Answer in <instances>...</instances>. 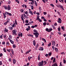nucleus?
I'll return each instance as SVG.
<instances>
[{
    "mask_svg": "<svg viewBox=\"0 0 66 66\" xmlns=\"http://www.w3.org/2000/svg\"><path fill=\"white\" fill-rule=\"evenodd\" d=\"M3 56V54L2 53H0V57H1Z\"/></svg>",
    "mask_w": 66,
    "mask_h": 66,
    "instance_id": "obj_52",
    "label": "nucleus"
},
{
    "mask_svg": "<svg viewBox=\"0 0 66 66\" xmlns=\"http://www.w3.org/2000/svg\"><path fill=\"white\" fill-rule=\"evenodd\" d=\"M5 14L6 15H9V16H12V14H11V13H9V12H7L6 11L5 12Z\"/></svg>",
    "mask_w": 66,
    "mask_h": 66,
    "instance_id": "obj_6",
    "label": "nucleus"
},
{
    "mask_svg": "<svg viewBox=\"0 0 66 66\" xmlns=\"http://www.w3.org/2000/svg\"><path fill=\"white\" fill-rule=\"evenodd\" d=\"M6 45L7 46H9L10 45V44L9 43V41H7V42L6 43Z\"/></svg>",
    "mask_w": 66,
    "mask_h": 66,
    "instance_id": "obj_12",
    "label": "nucleus"
},
{
    "mask_svg": "<svg viewBox=\"0 0 66 66\" xmlns=\"http://www.w3.org/2000/svg\"><path fill=\"white\" fill-rule=\"evenodd\" d=\"M50 5L51 6H52V7H54V6L53 5V4H50Z\"/></svg>",
    "mask_w": 66,
    "mask_h": 66,
    "instance_id": "obj_51",
    "label": "nucleus"
},
{
    "mask_svg": "<svg viewBox=\"0 0 66 66\" xmlns=\"http://www.w3.org/2000/svg\"><path fill=\"white\" fill-rule=\"evenodd\" d=\"M5 49H6L5 48H3V50L4 51V52H6V50H5Z\"/></svg>",
    "mask_w": 66,
    "mask_h": 66,
    "instance_id": "obj_32",
    "label": "nucleus"
},
{
    "mask_svg": "<svg viewBox=\"0 0 66 66\" xmlns=\"http://www.w3.org/2000/svg\"><path fill=\"white\" fill-rule=\"evenodd\" d=\"M15 1L16 2H17L18 4H19V1H18V0H15Z\"/></svg>",
    "mask_w": 66,
    "mask_h": 66,
    "instance_id": "obj_36",
    "label": "nucleus"
},
{
    "mask_svg": "<svg viewBox=\"0 0 66 66\" xmlns=\"http://www.w3.org/2000/svg\"><path fill=\"white\" fill-rule=\"evenodd\" d=\"M38 59L39 61L40 59V54L38 56Z\"/></svg>",
    "mask_w": 66,
    "mask_h": 66,
    "instance_id": "obj_24",
    "label": "nucleus"
},
{
    "mask_svg": "<svg viewBox=\"0 0 66 66\" xmlns=\"http://www.w3.org/2000/svg\"><path fill=\"white\" fill-rule=\"evenodd\" d=\"M43 24L44 26H46V23L45 22L43 23Z\"/></svg>",
    "mask_w": 66,
    "mask_h": 66,
    "instance_id": "obj_39",
    "label": "nucleus"
},
{
    "mask_svg": "<svg viewBox=\"0 0 66 66\" xmlns=\"http://www.w3.org/2000/svg\"><path fill=\"white\" fill-rule=\"evenodd\" d=\"M33 22H34L33 21H32L29 22V24H32V23H33Z\"/></svg>",
    "mask_w": 66,
    "mask_h": 66,
    "instance_id": "obj_40",
    "label": "nucleus"
},
{
    "mask_svg": "<svg viewBox=\"0 0 66 66\" xmlns=\"http://www.w3.org/2000/svg\"><path fill=\"white\" fill-rule=\"evenodd\" d=\"M3 7L4 8L5 10H7V7L5 5H4L3 6Z\"/></svg>",
    "mask_w": 66,
    "mask_h": 66,
    "instance_id": "obj_23",
    "label": "nucleus"
},
{
    "mask_svg": "<svg viewBox=\"0 0 66 66\" xmlns=\"http://www.w3.org/2000/svg\"><path fill=\"white\" fill-rule=\"evenodd\" d=\"M39 50L40 51H43V50H44V48L43 47H40L39 48Z\"/></svg>",
    "mask_w": 66,
    "mask_h": 66,
    "instance_id": "obj_13",
    "label": "nucleus"
},
{
    "mask_svg": "<svg viewBox=\"0 0 66 66\" xmlns=\"http://www.w3.org/2000/svg\"><path fill=\"white\" fill-rule=\"evenodd\" d=\"M16 61L15 59H13V63L15 64L16 63Z\"/></svg>",
    "mask_w": 66,
    "mask_h": 66,
    "instance_id": "obj_19",
    "label": "nucleus"
},
{
    "mask_svg": "<svg viewBox=\"0 0 66 66\" xmlns=\"http://www.w3.org/2000/svg\"><path fill=\"white\" fill-rule=\"evenodd\" d=\"M9 62H11L12 61V59L11 58L9 59Z\"/></svg>",
    "mask_w": 66,
    "mask_h": 66,
    "instance_id": "obj_62",
    "label": "nucleus"
},
{
    "mask_svg": "<svg viewBox=\"0 0 66 66\" xmlns=\"http://www.w3.org/2000/svg\"><path fill=\"white\" fill-rule=\"evenodd\" d=\"M34 6L33 5H32L31 6V10H33V9H34V7H33Z\"/></svg>",
    "mask_w": 66,
    "mask_h": 66,
    "instance_id": "obj_42",
    "label": "nucleus"
},
{
    "mask_svg": "<svg viewBox=\"0 0 66 66\" xmlns=\"http://www.w3.org/2000/svg\"><path fill=\"white\" fill-rule=\"evenodd\" d=\"M51 66H58V65L57 63H55L52 64Z\"/></svg>",
    "mask_w": 66,
    "mask_h": 66,
    "instance_id": "obj_8",
    "label": "nucleus"
},
{
    "mask_svg": "<svg viewBox=\"0 0 66 66\" xmlns=\"http://www.w3.org/2000/svg\"><path fill=\"white\" fill-rule=\"evenodd\" d=\"M55 58H54V59L53 60V63H54V62H55Z\"/></svg>",
    "mask_w": 66,
    "mask_h": 66,
    "instance_id": "obj_46",
    "label": "nucleus"
},
{
    "mask_svg": "<svg viewBox=\"0 0 66 66\" xmlns=\"http://www.w3.org/2000/svg\"><path fill=\"white\" fill-rule=\"evenodd\" d=\"M55 51L56 52H58V49H57V48H55Z\"/></svg>",
    "mask_w": 66,
    "mask_h": 66,
    "instance_id": "obj_25",
    "label": "nucleus"
},
{
    "mask_svg": "<svg viewBox=\"0 0 66 66\" xmlns=\"http://www.w3.org/2000/svg\"><path fill=\"white\" fill-rule=\"evenodd\" d=\"M7 51H8L9 52H11V50L10 49L7 50Z\"/></svg>",
    "mask_w": 66,
    "mask_h": 66,
    "instance_id": "obj_60",
    "label": "nucleus"
},
{
    "mask_svg": "<svg viewBox=\"0 0 66 66\" xmlns=\"http://www.w3.org/2000/svg\"><path fill=\"white\" fill-rule=\"evenodd\" d=\"M10 42L12 44H14V42L12 40H10Z\"/></svg>",
    "mask_w": 66,
    "mask_h": 66,
    "instance_id": "obj_31",
    "label": "nucleus"
},
{
    "mask_svg": "<svg viewBox=\"0 0 66 66\" xmlns=\"http://www.w3.org/2000/svg\"><path fill=\"white\" fill-rule=\"evenodd\" d=\"M44 64V61H42L41 62H40L39 63V66H43Z\"/></svg>",
    "mask_w": 66,
    "mask_h": 66,
    "instance_id": "obj_3",
    "label": "nucleus"
},
{
    "mask_svg": "<svg viewBox=\"0 0 66 66\" xmlns=\"http://www.w3.org/2000/svg\"><path fill=\"white\" fill-rule=\"evenodd\" d=\"M52 48L53 49V51H54V46H52Z\"/></svg>",
    "mask_w": 66,
    "mask_h": 66,
    "instance_id": "obj_53",
    "label": "nucleus"
},
{
    "mask_svg": "<svg viewBox=\"0 0 66 66\" xmlns=\"http://www.w3.org/2000/svg\"><path fill=\"white\" fill-rule=\"evenodd\" d=\"M38 46H39L38 44H37V45H36L35 48V50H37V48H38Z\"/></svg>",
    "mask_w": 66,
    "mask_h": 66,
    "instance_id": "obj_15",
    "label": "nucleus"
},
{
    "mask_svg": "<svg viewBox=\"0 0 66 66\" xmlns=\"http://www.w3.org/2000/svg\"><path fill=\"white\" fill-rule=\"evenodd\" d=\"M45 56L46 57H48V54H46Z\"/></svg>",
    "mask_w": 66,
    "mask_h": 66,
    "instance_id": "obj_59",
    "label": "nucleus"
},
{
    "mask_svg": "<svg viewBox=\"0 0 66 66\" xmlns=\"http://www.w3.org/2000/svg\"><path fill=\"white\" fill-rule=\"evenodd\" d=\"M21 18L22 20H23L24 19H23V18H24V17L23 16V14L21 15Z\"/></svg>",
    "mask_w": 66,
    "mask_h": 66,
    "instance_id": "obj_21",
    "label": "nucleus"
},
{
    "mask_svg": "<svg viewBox=\"0 0 66 66\" xmlns=\"http://www.w3.org/2000/svg\"><path fill=\"white\" fill-rule=\"evenodd\" d=\"M9 28L10 30H12V29H13V27H9Z\"/></svg>",
    "mask_w": 66,
    "mask_h": 66,
    "instance_id": "obj_37",
    "label": "nucleus"
},
{
    "mask_svg": "<svg viewBox=\"0 0 66 66\" xmlns=\"http://www.w3.org/2000/svg\"><path fill=\"white\" fill-rule=\"evenodd\" d=\"M58 31H61V29H60V27H59L58 28Z\"/></svg>",
    "mask_w": 66,
    "mask_h": 66,
    "instance_id": "obj_49",
    "label": "nucleus"
},
{
    "mask_svg": "<svg viewBox=\"0 0 66 66\" xmlns=\"http://www.w3.org/2000/svg\"><path fill=\"white\" fill-rule=\"evenodd\" d=\"M20 11L21 13H23L24 11V9H21Z\"/></svg>",
    "mask_w": 66,
    "mask_h": 66,
    "instance_id": "obj_22",
    "label": "nucleus"
},
{
    "mask_svg": "<svg viewBox=\"0 0 66 66\" xmlns=\"http://www.w3.org/2000/svg\"><path fill=\"white\" fill-rule=\"evenodd\" d=\"M51 45V43L50 42L48 45V47H50Z\"/></svg>",
    "mask_w": 66,
    "mask_h": 66,
    "instance_id": "obj_34",
    "label": "nucleus"
},
{
    "mask_svg": "<svg viewBox=\"0 0 66 66\" xmlns=\"http://www.w3.org/2000/svg\"><path fill=\"white\" fill-rule=\"evenodd\" d=\"M52 27L54 29V30H56V28H55V27L54 26H53Z\"/></svg>",
    "mask_w": 66,
    "mask_h": 66,
    "instance_id": "obj_54",
    "label": "nucleus"
},
{
    "mask_svg": "<svg viewBox=\"0 0 66 66\" xmlns=\"http://www.w3.org/2000/svg\"><path fill=\"white\" fill-rule=\"evenodd\" d=\"M15 24H17V21H16V20H15Z\"/></svg>",
    "mask_w": 66,
    "mask_h": 66,
    "instance_id": "obj_48",
    "label": "nucleus"
},
{
    "mask_svg": "<svg viewBox=\"0 0 66 66\" xmlns=\"http://www.w3.org/2000/svg\"><path fill=\"white\" fill-rule=\"evenodd\" d=\"M9 30L6 29V28H5V29L4 30V33H6V32H8Z\"/></svg>",
    "mask_w": 66,
    "mask_h": 66,
    "instance_id": "obj_9",
    "label": "nucleus"
},
{
    "mask_svg": "<svg viewBox=\"0 0 66 66\" xmlns=\"http://www.w3.org/2000/svg\"><path fill=\"white\" fill-rule=\"evenodd\" d=\"M42 39L44 41L45 43H46V40L44 38H42Z\"/></svg>",
    "mask_w": 66,
    "mask_h": 66,
    "instance_id": "obj_35",
    "label": "nucleus"
},
{
    "mask_svg": "<svg viewBox=\"0 0 66 66\" xmlns=\"http://www.w3.org/2000/svg\"><path fill=\"white\" fill-rule=\"evenodd\" d=\"M23 15L24 17H25V18H26L27 19H28V16H27L25 14H24Z\"/></svg>",
    "mask_w": 66,
    "mask_h": 66,
    "instance_id": "obj_18",
    "label": "nucleus"
},
{
    "mask_svg": "<svg viewBox=\"0 0 66 66\" xmlns=\"http://www.w3.org/2000/svg\"><path fill=\"white\" fill-rule=\"evenodd\" d=\"M2 65V61L0 62V66Z\"/></svg>",
    "mask_w": 66,
    "mask_h": 66,
    "instance_id": "obj_63",
    "label": "nucleus"
},
{
    "mask_svg": "<svg viewBox=\"0 0 66 66\" xmlns=\"http://www.w3.org/2000/svg\"><path fill=\"white\" fill-rule=\"evenodd\" d=\"M46 31H47L48 32H50V31H49V29L48 28H46Z\"/></svg>",
    "mask_w": 66,
    "mask_h": 66,
    "instance_id": "obj_33",
    "label": "nucleus"
},
{
    "mask_svg": "<svg viewBox=\"0 0 66 66\" xmlns=\"http://www.w3.org/2000/svg\"><path fill=\"white\" fill-rule=\"evenodd\" d=\"M25 22H26L27 23H28L29 22V21L28 20H27L25 21Z\"/></svg>",
    "mask_w": 66,
    "mask_h": 66,
    "instance_id": "obj_45",
    "label": "nucleus"
},
{
    "mask_svg": "<svg viewBox=\"0 0 66 66\" xmlns=\"http://www.w3.org/2000/svg\"><path fill=\"white\" fill-rule=\"evenodd\" d=\"M3 35V34H2V35L0 36V38L1 39H2L3 38H2Z\"/></svg>",
    "mask_w": 66,
    "mask_h": 66,
    "instance_id": "obj_38",
    "label": "nucleus"
},
{
    "mask_svg": "<svg viewBox=\"0 0 66 66\" xmlns=\"http://www.w3.org/2000/svg\"><path fill=\"white\" fill-rule=\"evenodd\" d=\"M13 48H16V45H15V44L13 45Z\"/></svg>",
    "mask_w": 66,
    "mask_h": 66,
    "instance_id": "obj_44",
    "label": "nucleus"
},
{
    "mask_svg": "<svg viewBox=\"0 0 66 66\" xmlns=\"http://www.w3.org/2000/svg\"><path fill=\"white\" fill-rule=\"evenodd\" d=\"M3 15L4 16V18H6V15H5V13H3Z\"/></svg>",
    "mask_w": 66,
    "mask_h": 66,
    "instance_id": "obj_29",
    "label": "nucleus"
},
{
    "mask_svg": "<svg viewBox=\"0 0 66 66\" xmlns=\"http://www.w3.org/2000/svg\"><path fill=\"white\" fill-rule=\"evenodd\" d=\"M33 31L34 32H35L33 33L34 35H35L36 38H37L39 35V33L38 32L37 30L36 29H34L33 30Z\"/></svg>",
    "mask_w": 66,
    "mask_h": 66,
    "instance_id": "obj_1",
    "label": "nucleus"
},
{
    "mask_svg": "<svg viewBox=\"0 0 66 66\" xmlns=\"http://www.w3.org/2000/svg\"><path fill=\"white\" fill-rule=\"evenodd\" d=\"M52 30V29L51 28H49V31H50H50H51Z\"/></svg>",
    "mask_w": 66,
    "mask_h": 66,
    "instance_id": "obj_43",
    "label": "nucleus"
},
{
    "mask_svg": "<svg viewBox=\"0 0 66 66\" xmlns=\"http://www.w3.org/2000/svg\"><path fill=\"white\" fill-rule=\"evenodd\" d=\"M33 45L34 46H36V41L35 40H34L33 41Z\"/></svg>",
    "mask_w": 66,
    "mask_h": 66,
    "instance_id": "obj_10",
    "label": "nucleus"
},
{
    "mask_svg": "<svg viewBox=\"0 0 66 66\" xmlns=\"http://www.w3.org/2000/svg\"><path fill=\"white\" fill-rule=\"evenodd\" d=\"M43 14H44V15H46V14H47V12H44L43 13Z\"/></svg>",
    "mask_w": 66,
    "mask_h": 66,
    "instance_id": "obj_56",
    "label": "nucleus"
},
{
    "mask_svg": "<svg viewBox=\"0 0 66 66\" xmlns=\"http://www.w3.org/2000/svg\"><path fill=\"white\" fill-rule=\"evenodd\" d=\"M23 36V35L22 34V33H21V34H18V36H19V37H22Z\"/></svg>",
    "mask_w": 66,
    "mask_h": 66,
    "instance_id": "obj_11",
    "label": "nucleus"
},
{
    "mask_svg": "<svg viewBox=\"0 0 66 66\" xmlns=\"http://www.w3.org/2000/svg\"><path fill=\"white\" fill-rule=\"evenodd\" d=\"M29 13H30V14L33 15V12L32 11H31V9H29Z\"/></svg>",
    "mask_w": 66,
    "mask_h": 66,
    "instance_id": "obj_7",
    "label": "nucleus"
},
{
    "mask_svg": "<svg viewBox=\"0 0 66 66\" xmlns=\"http://www.w3.org/2000/svg\"><path fill=\"white\" fill-rule=\"evenodd\" d=\"M38 20L39 22H42V20H40V18H39V15H37V17L36 19V20Z\"/></svg>",
    "mask_w": 66,
    "mask_h": 66,
    "instance_id": "obj_2",
    "label": "nucleus"
},
{
    "mask_svg": "<svg viewBox=\"0 0 66 66\" xmlns=\"http://www.w3.org/2000/svg\"><path fill=\"white\" fill-rule=\"evenodd\" d=\"M31 28H35L34 26H32L31 27Z\"/></svg>",
    "mask_w": 66,
    "mask_h": 66,
    "instance_id": "obj_64",
    "label": "nucleus"
},
{
    "mask_svg": "<svg viewBox=\"0 0 66 66\" xmlns=\"http://www.w3.org/2000/svg\"><path fill=\"white\" fill-rule=\"evenodd\" d=\"M52 54L51 53H50L48 54V55L49 56H51Z\"/></svg>",
    "mask_w": 66,
    "mask_h": 66,
    "instance_id": "obj_57",
    "label": "nucleus"
},
{
    "mask_svg": "<svg viewBox=\"0 0 66 66\" xmlns=\"http://www.w3.org/2000/svg\"><path fill=\"white\" fill-rule=\"evenodd\" d=\"M60 7L62 9V10H63V11H64V8H63V6H62V5H60Z\"/></svg>",
    "mask_w": 66,
    "mask_h": 66,
    "instance_id": "obj_27",
    "label": "nucleus"
},
{
    "mask_svg": "<svg viewBox=\"0 0 66 66\" xmlns=\"http://www.w3.org/2000/svg\"><path fill=\"white\" fill-rule=\"evenodd\" d=\"M2 44L3 45H4V44H5V42H3Z\"/></svg>",
    "mask_w": 66,
    "mask_h": 66,
    "instance_id": "obj_61",
    "label": "nucleus"
},
{
    "mask_svg": "<svg viewBox=\"0 0 66 66\" xmlns=\"http://www.w3.org/2000/svg\"><path fill=\"white\" fill-rule=\"evenodd\" d=\"M11 26L13 28H14V27H16V25H15V23H14L13 24H12L11 25Z\"/></svg>",
    "mask_w": 66,
    "mask_h": 66,
    "instance_id": "obj_14",
    "label": "nucleus"
},
{
    "mask_svg": "<svg viewBox=\"0 0 66 66\" xmlns=\"http://www.w3.org/2000/svg\"><path fill=\"white\" fill-rule=\"evenodd\" d=\"M3 37H4V38H6V35H4L3 36Z\"/></svg>",
    "mask_w": 66,
    "mask_h": 66,
    "instance_id": "obj_58",
    "label": "nucleus"
},
{
    "mask_svg": "<svg viewBox=\"0 0 66 66\" xmlns=\"http://www.w3.org/2000/svg\"><path fill=\"white\" fill-rule=\"evenodd\" d=\"M52 45L53 46H55V41H53V42L52 41Z\"/></svg>",
    "mask_w": 66,
    "mask_h": 66,
    "instance_id": "obj_16",
    "label": "nucleus"
},
{
    "mask_svg": "<svg viewBox=\"0 0 66 66\" xmlns=\"http://www.w3.org/2000/svg\"><path fill=\"white\" fill-rule=\"evenodd\" d=\"M61 28L63 31H65V29L64 28V26H63L62 27H61Z\"/></svg>",
    "mask_w": 66,
    "mask_h": 66,
    "instance_id": "obj_30",
    "label": "nucleus"
},
{
    "mask_svg": "<svg viewBox=\"0 0 66 66\" xmlns=\"http://www.w3.org/2000/svg\"><path fill=\"white\" fill-rule=\"evenodd\" d=\"M11 51L12 52V54L13 55H14V51H13V50L12 49H11Z\"/></svg>",
    "mask_w": 66,
    "mask_h": 66,
    "instance_id": "obj_26",
    "label": "nucleus"
},
{
    "mask_svg": "<svg viewBox=\"0 0 66 66\" xmlns=\"http://www.w3.org/2000/svg\"><path fill=\"white\" fill-rule=\"evenodd\" d=\"M56 6L57 7H60V5L58 4L56 5Z\"/></svg>",
    "mask_w": 66,
    "mask_h": 66,
    "instance_id": "obj_41",
    "label": "nucleus"
},
{
    "mask_svg": "<svg viewBox=\"0 0 66 66\" xmlns=\"http://www.w3.org/2000/svg\"><path fill=\"white\" fill-rule=\"evenodd\" d=\"M7 7V10H9V11H10V10H11V7L9 5H8Z\"/></svg>",
    "mask_w": 66,
    "mask_h": 66,
    "instance_id": "obj_17",
    "label": "nucleus"
},
{
    "mask_svg": "<svg viewBox=\"0 0 66 66\" xmlns=\"http://www.w3.org/2000/svg\"><path fill=\"white\" fill-rule=\"evenodd\" d=\"M10 21V19H7V20L6 22L4 23V25H6V24H7V23H9Z\"/></svg>",
    "mask_w": 66,
    "mask_h": 66,
    "instance_id": "obj_4",
    "label": "nucleus"
},
{
    "mask_svg": "<svg viewBox=\"0 0 66 66\" xmlns=\"http://www.w3.org/2000/svg\"><path fill=\"white\" fill-rule=\"evenodd\" d=\"M35 2V4L36 5V6H37V2H36V1H34Z\"/></svg>",
    "mask_w": 66,
    "mask_h": 66,
    "instance_id": "obj_28",
    "label": "nucleus"
},
{
    "mask_svg": "<svg viewBox=\"0 0 66 66\" xmlns=\"http://www.w3.org/2000/svg\"><path fill=\"white\" fill-rule=\"evenodd\" d=\"M57 22H58V23H61V21L58 20L57 21Z\"/></svg>",
    "mask_w": 66,
    "mask_h": 66,
    "instance_id": "obj_50",
    "label": "nucleus"
},
{
    "mask_svg": "<svg viewBox=\"0 0 66 66\" xmlns=\"http://www.w3.org/2000/svg\"><path fill=\"white\" fill-rule=\"evenodd\" d=\"M54 25L55 26H57V23H55V24H54Z\"/></svg>",
    "mask_w": 66,
    "mask_h": 66,
    "instance_id": "obj_55",
    "label": "nucleus"
},
{
    "mask_svg": "<svg viewBox=\"0 0 66 66\" xmlns=\"http://www.w3.org/2000/svg\"><path fill=\"white\" fill-rule=\"evenodd\" d=\"M31 51V50H29L28 51H27L26 53V54H28V53H29V52H30Z\"/></svg>",
    "mask_w": 66,
    "mask_h": 66,
    "instance_id": "obj_20",
    "label": "nucleus"
},
{
    "mask_svg": "<svg viewBox=\"0 0 66 66\" xmlns=\"http://www.w3.org/2000/svg\"><path fill=\"white\" fill-rule=\"evenodd\" d=\"M24 13L25 14H26V15H27V14H28V12L27 11H26L25 12H24Z\"/></svg>",
    "mask_w": 66,
    "mask_h": 66,
    "instance_id": "obj_47",
    "label": "nucleus"
},
{
    "mask_svg": "<svg viewBox=\"0 0 66 66\" xmlns=\"http://www.w3.org/2000/svg\"><path fill=\"white\" fill-rule=\"evenodd\" d=\"M12 32L14 35H17V34H16V33H17V30H16L14 29L12 31Z\"/></svg>",
    "mask_w": 66,
    "mask_h": 66,
    "instance_id": "obj_5",
    "label": "nucleus"
}]
</instances>
